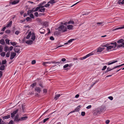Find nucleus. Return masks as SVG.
<instances>
[{
  "label": "nucleus",
  "instance_id": "obj_1",
  "mask_svg": "<svg viewBox=\"0 0 124 124\" xmlns=\"http://www.w3.org/2000/svg\"><path fill=\"white\" fill-rule=\"evenodd\" d=\"M58 30L62 32H64L67 31V28L66 27H65L64 25H61L58 28Z\"/></svg>",
  "mask_w": 124,
  "mask_h": 124
},
{
  "label": "nucleus",
  "instance_id": "obj_2",
  "mask_svg": "<svg viewBox=\"0 0 124 124\" xmlns=\"http://www.w3.org/2000/svg\"><path fill=\"white\" fill-rule=\"evenodd\" d=\"M93 54V52H91V53H90L87 55H86V56L82 57H81L80 58H79V59L80 60H82L83 59H85L86 58H87L90 56L92 55Z\"/></svg>",
  "mask_w": 124,
  "mask_h": 124
},
{
  "label": "nucleus",
  "instance_id": "obj_3",
  "mask_svg": "<svg viewBox=\"0 0 124 124\" xmlns=\"http://www.w3.org/2000/svg\"><path fill=\"white\" fill-rule=\"evenodd\" d=\"M18 47H20V46H16L14 48V50L15 52L19 53H20V48Z\"/></svg>",
  "mask_w": 124,
  "mask_h": 124
},
{
  "label": "nucleus",
  "instance_id": "obj_4",
  "mask_svg": "<svg viewBox=\"0 0 124 124\" xmlns=\"http://www.w3.org/2000/svg\"><path fill=\"white\" fill-rule=\"evenodd\" d=\"M105 110V107L104 106L102 107H101L98 110L97 112L99 113H100L104 111Z\"/></svg>",
  "mask_w": 124,
  "mask_h": 124
},
{
  "label": "nucleus",
  "instance_id": "obj_5",
  "mask_svg": "<svg viewBox=\"0 0 124 124\" xmlns=\"http://www.w3.org/2000/svg\"><path fill=\"white\" fill-rule=\"evenodd\" d=\"M18 111V109H17L16 110L14 111L12 113H11V117L13 118L15 116V115L16 114Z\"/></svg>",
  "mask_w": 124,
  "mask_h": 124
},
{
  "label": "nucleus",
  "instance_id": "obj_6",
  "mask_svg": "<svg viewBox=\"0 0 124 124\" xmlns=\"http://www.w3.org/2000/svg\"><path fill=\"white\" fill-rule=\"evenodd\" d=\"M16 53L15 52L11 53L10 57V59L11 60L13 59L16 56Z\"/></svg>",
  "mask_w": 124,
  "mask_h": 124
},
{
  "label": "nucleus",
  "instance_id": "obj_7",
  "mask_svg": "<svg viewBox=\"0 0 124 124\" xmlns=\"http://www.w3.org/2000/svg\"><path fill=\"white\" fill-rule=\"evenodd\" d=\"M18 117L19 115L17 114L15 117L14 121L18 122L19 121H20V118H18Z\"/></svg>",
  "mask_w": 124,
  "mask_h": 124
},
{
  "label": "nucleus",
  "instance_id": "obj_8",
  "mask_svg": "<svg viewBox=\"0 0 124 124\" xmlns=\"http://www.w3.org/2000/svg\"><path fill=\"white\" fill-rule=\"evenodd\" d=\"M118 62L116 60L115 61H113L112 62H111V61H110L108 62H107L106 63V65H110L112 64L113 63L116 62Z\"/></svg>",
  "mask_w": 124,
  "mask_h": 124
},
{
  "label": "nucleus",
  "instance_id": "obj_9",
  "mask_svg": "<svg viewBox=\"0 0 124 124\" xmlns=\"http://www.w3.org/2000/svg\"><path fill=\"white\" fill-rule=\"evenodd\" d=\"M35 90L38 93H39L41 91V89L39 87H36L35 88Z\"/></svg>",
  "mask_w": 124,
  "mask_h": 124
},
{
  "label": "nucleus",
  "instance_id": "obj_10",
  "mask_svg": "<svg viewBox=\"0 0 124 124\" xmlns=\"http://www.w3.org/2000/svg\"><path fill=\"white\" fill-rule=\"evenodd\" d=\"M28 117L27 116H24L20 118V121H23L27 120L28 118Z\"/></svg>",
  "mask_w": 124,
  "mask_h": 124
},
{
  "label": "nucleus",
  "instance_id": "obj_11",
  "mask_svg": "<svg viewBox=\"0 0 124 124\" xmlns=\"http://www.w3.org/2000/svg\"><path fill=\"white\" fill-rule=\"evenodd\" d=\"M36 38V36L35 34L34 33H32L31 34V39L33 41L35 40Z\"/></svg>",
  "mask_w": 124,
  "mask_h": 124
},
{
  "label": "nucleus",
  "instance_id": "obj_12",
  "mask_svg": "<svg viewBox=\"0 0 124 124\" xmlns=\"http://www.w3.org/2000/svg\"><path fill=\"white\" fill-rule=\"evenodd\" d=\"M39 31L41 34H44L45 32V30L43 28H41L39 30Z\"/></svg>",
  "mask_w": 124,
  "mask_h": 124
},
{
  "label": "nucleus",
  "instance_id": "obj_13",
  "mask_svg": "<svg viewBox=\"0 0 124 124\" xmlns=\"http://www.w3.org/2000/svg\"><path fill=\"white\" fill-rule=\"evenodd\" d=\"M26 43L29 45H31L33 43V41L32 40H30L27 41L26 42Z\"/></svg>",
  "mask_w": 124,
  "mask_h": 124
},
{
  "label": "nucleus",
  "instance_id": "obj_14",
  "mask_svg": "<svg viewBox=\"0 0 124 124\" xmlns=\"http://www.w3.org/2000/svg\"><path fill=\"white\" fill-rule=\"evenodd\" d=\"M62 95L61 94H57L55 95L54 99L55 100H57L59 97Z\"/></svg>",
  "mask_w": 124,
  "mask_h": 124
},
{
  "label": "nucleus",
  "instance_id": "obj_15",
  "mask_svg": "<svg viewBox=\"0 0 124 124\" xmlns=\"http://www.w3.org/2000/svg\"><path fill=\"white\" fill-rule=\"evenodd\" d=\"M113 48H114V47L113 46H107V50L108 51L109 50Z\"/></svg>",
  "mask_w": 124,
  "mask_h": 124
},
{
  "label": "nucleus",
  "instance_id": "obj_16",
  "mask_svg": "<svg viewBox=\"0 0 124 124\" xmlns=\"http://www.w3.org/2000/svg\"><path fill=\"white\" fill-rule=\"evenodd\" d=\"M81 106L79 105L75 109V111L76 112H77L79 110Z\"/></svg>",
  "mask_w": 124,
  "mask_h": 124
},
{
  "label": "nucleus",
  "instance_id": "obj_17",
  "mask_svg": "<svg viewBox=\"0 0 124 124\" xmlns=\"http://www.w3.org/2000/svg\"><path fill=\"white\" fill-rule=\"evenodd\" d=\"M10 115H8L7 116H3V119H8L10 117Z\"/></svg>",
  "mask_w": 124,
  "mask_h": 124
},
{
  "label": "nucleus",
  "instance_id": "obj_18",
  "mask_svg": "<svg viewBox=\"0 0 124 124\" xmlns=\"http://www.w3.org/2000/svg\"><path fill=\"white\" fill-rule=\"evenodd\" d=\"M12 21H10L8 23L6 26V27L8 28L10 26H11L12 24Z\"/></svg>",
  "mask_w": 124,
  "mask_h": 124
},
{
  "label": "nucleus",
  "instance_id": "obj_19",
  "mask_svg": "<svg viewBox=\"0 0 124 124\" xmlns=\"http://www.w3.org/2000/svg\"><path fill=\"white\" fill-rule=\"evenodd\" d=\"M0 43L2 45H4L5 44V42L4 40L3 39H1L0 40Z\"/></svg>",
  "mask_w": 124,
  "mask_h": 124
},
{
  "label": "nucleus",
  "instance_id": "obj_20",
  "mask_svg": "<svg viewBox=\"0 0 124 124\" xmlns=\"http://www.w3.org/2000/svg\"><path fill=\"white\" fill-rule=\"evenodd\" d=\"M124 41V40L123 39H121L118 40L117 42L118 43H123Z\"/></svg>",
  "mask_w": 124,
  "mask_h": 124
},
{
  "label": "nucleus",
  "instance_id": "obj_21",
  "mask_svg": "<svg viewBox=\"0 0 124 124\" xmlns=\"http://www.w3.org/2000/svg\"><path fill=\"white\" fill-rule=\"evenodd\" d=\"M34 8H33L32 10H29L27 11V14L28 15L29 13H30L34 12L33 9H34Z\"/></svg>",
  "mask_w": 124,
  "mask_h": 124
},
{
  "label": "nucleus",
  "instance_id": "obj_22",
  "mask_svg": "<svg viewBox=\"0 0 124 124\" xmlns=\"http://www.w3.org/2000/svg\"><path fill=\"white\" fill-rule=\"evenodd\" d=\"M73 26L71 25H69L67 26L68 29L69 30H71L73 28Z\"/></svg>",
  "mask_w": 124,
  "mask_h": 124
},
{
  "label": "nucleus",
  "instance_id": "obj_23",
  "mask_svg": "<svg viewBox=\"0 0 124 124\" xmlns=\"http://www.w3.org/2000/svg\"><path fill=\"white\" fill-rule=\"evenodd\" d=\"M123 28H124V25L122 26H121V27H118V28H116V29H115L113 30V31H115V30H118V29H123Z\"/></svg>",
  "mask_w": 124,
  "mask_h": 124
},
{
  "label": "nucleus",
  "instance_id": "obj_24",
  "mask_svg": "<svg viewBox=\"0 0 124 124\" xmlns=\"http://www.w3.org/2000/svg\"><path fill=\"white\" fill-rule=\"evenodd\" d=\"M109 45H114V48H115V47L117 46V43H116L115 42L114 43H111L109 44Z\"/></svg>",
  "mask_w": 124,
  "mask_h": 124
},
{
  "label": "nucleus",
  "instance_id": "obj_25",
  "mask_svg": "<svg viewBox=\"0 0 124 124\" xmlns=\"http://www.w3.org/2000/svg\"><path fill=\"white\" fill-rule=\"evenodd\" d=\"M19 2V0H16L12 2V4L13 5L15 4L18 3Z\"/></svg>",
  "mask_w": 124,
  "mask_h": 124
},
{
  "label": "nucleus",
  "instance_id": "obj_26",
  "mask_svg": "<svg viewBox=\"0 0 124 124\" xmlns=\"http://www.w3.org/2000/svg\"><path fill=\"white\" fill-rule=\"evenodd\" d=\"M5 68V66L4 65H2L0 67V70H4Z\"/></svg>",
  "mask_w": 124,
  "mask_h": 124
},
{
  "label": "nucleus",
  "instance_id": "obj_27",
  "mask_svg": "<svg viewBox=\"0 0 124 124\" xmlns=\"http://www.w3.org/2000/svg\"><path fill=\"white\" fill-rule=\"evenodd\" d=\"M31 32L30 31L29 32L28 34V35L27 37H26V38L27 39H29L31 35Z\"/></svg>",
  "mask_w": 124,
  "mask_h": 124
},
{
  "label": "nucleus",
  "instance_id": "obj_28",
  "mask_svg": "<svg viewBox=\"0 0 124 124\" xmlns=\"http://www.w3.org/2000/svg\"><path fill=\"white\" fill-rule=\"evenodd\" d=\"M49 3H50V4H52L55 3L56 2L54 0H50L49 2Z\"/></svg>",
  "mask_w": 124,
  "mask_h": 124
},
{
  "label": "nucleus",
  "instance_id": "obj_29",
  "mask_svg": "<svg viewBox=\"0 0 124 124\" xmlns=\"http://www.w3.org/2000/svg\"><path fill=\"white\" fill-rule=\"evenodd\" d=\"M37 85V83L35 82L32 84L31 85V87H32V88H34L35 86H36Z\"/></svg>",
  "mask_w": 124,
  "mask_h": 124
},
{
  "label": "nucleus",
  "instance_id": "obj_30",
  "mask_svg": "<svg viewBox=\"0 0 124 124\" xmlns=\"http://www.w3.org/2000/svg\"><path fill=\"white\" fill-rule=\"evenodd\" d=\"M4 49V50L7 52L8 50H9V49L8 47L7 46L5 47Z\"/></svg>",
  "mask_w": 124,
  "mask_h": 124
},
{
  "label": "nucleus",
  "instance_id": "obj_31",
  "mask_svg": "<svg viewBox=\"0 0 124 124\" xmlns=\"http://www.w3.org/2000/svg\"><path fill=\"white\" fill-rule=\"evenodd\" d=\"M26 20H27V22H28L29 21H31L32 20L29 17H27L26 18Z\"/></svg>",
  "mask_w": 124,
  "mask_h": 124
},
{
  "label": "nucleus",
  "instance_id": "obj_32",
  "mask_svg": "<svg viewBox=\"0 0 124 124\" xmlns=\"http://www.w3.org/2000/svg\"><path fill=\"white\" fill-rule=\"evenodd\" d=\"M51 63V62H44L43 63V65H45L46 66V65L48 64H50Z\"/></svg>",
  "mask_w": 124,
  "mask_h": 124
},
{
  "label": "nucleus",
  "instance_id": "obj_33",
  "mask_svg": "<svg viewBox=\"0 0 124 124\" xmlns=\"http://www.w3.org/2000/svg\"><path fill=\"white\" fill-rule=\"evenodd\" d=\"M10 43L13 46H15L17 44V43H16L15 42H10Z\"/></svg>",
  "mask_w": 124,
  "mask_h": 124
},
{
  "label": "nucleus",
  "instance_id": "obj_34",
  "mask_svg": "<svg viewBox=\"0 0 124 124\" xmlns=\"http://www.w3.org/2000/svg\"><path fill=\"white\" fill-rule=\"evenodd\" d=\"M6 53L5 52H2L0 54V55L1 56L4 57Z\"/></svg>",
  "mask_w": 124,
  "mask_h": 124
},
{
  "label": "nucleus",
  "instance_id": "obj_35",
  "mask_svg": "<svg viewBox=\"0 0 124 124\" xmlns=\"http://www.w3.org/2000/svg\"><path fill=\"white\" fill-rule=\"evenodd\" d=\"M74 22L73 21H72L71 20H70L69 22H68V24H74Z\"/></svg>",
  "mask_w": 124,
  "mask_h": 124
},
{
  "label": "nucleus",
  "instance_id": "obj_36",
  "mask_svg": "<svg viewBox=\"0 0 124 124\" xmlns=\"http://www.w3.org/2000/svg\"><path fill=\"white\" fill-rule=\"evenodd\" d=\"M102 51L101 47H100L97 50V52H101Z\"/></svg>",
  "mask_w": 124,
  "mask_h": 124
},
{
  "label": "nucleus",
  "instance_id": "obj_37",
  "mask_svg": "<svg viewBox=\"0 0 124 124\" xmlns=\"http://www.w3.org/2000/svg\"><path fill=\"white\" fill-rule=\"evenodd\" d=\"M10 54V52H8L6 54V56L7 57H8L9 56Z\"/></svg>",
  "mask_w": 124,
  "mask_h": 124
},
{
  "label": "nucleus",
  "instance_id": "obj_38",
  "mask_svg": "<svg viewBox=\"0 0 124 124\" xmlns=\"http://www.w3.org/2000/svg\"><path fill=\"white\" fill-rule=\"evenodd\" d=\"M122 64L120 65H117V66H116L115 67H113V69H115L116 68H118L119 67H120L121 66H122Z\"/></svg>",
  "mask_w": 124,
  "mask_h": 124
},
{
  "label": "nucleus",
  "instance_id": "obj_39",
  "mask_svg": "<svg viewBox=\"0 0 124 124\" xmlns=\"http://www.w3.org/2000/svg\"><path fill=\"white\" fill-rule=\"evenodd\" d=\"M7 62L6 60L5 59L4 60H2V64H4L6 63Z\"/></svg>",
  "mask_w": 124,
  "mask_h": 124
},
{
  "label": "nucleus",
  "instance_id": "obj_40",
  "mask_svg": "<svg viewBox=\"0 0 124 124\" xmlns=\"http://www.w3.org/2000/svg\"><path fill=\"white\" fill-rule=\"evenodd\" d=\"M121 47H123V45L122 44H120L117 46V48H119Z\"/></svg>",
  "mask_w": 124,
  "mask_h": 124
},
{
  "label": "nucleus",
  "instance_id": "obj_41",
  "mask_svg": "<svg viewBox=\"0 0 124 124\" xmlns=\"http://www.w3.org/2000/svg\"><path fill=\"white\" fill-rule=\"evenodd\" d=\"M5 41H6V43L8 44V45H9V44L10 43H9V40L8 39H6L5 40Z\"/></svg>",
  "mask_w": 124,
  "mask_h": 124
},
{
  "label": "nucleus",
  "instance_id": "obj_42",
  "mask_svg": "<svg viewBox=\"0 0 124 124\" xmlns=\"http://www.w3.org/2000/svg\"><path fill=\"white\" fill-rule=\"evenodd\" d=\"M114 69H113V68L112 69H110L109 67H108L107 68V70L108 71H111V70Z\"/></svg>",
  "mask_w": 124,
  "mask_h": 124
},
{
  "label": "nucleus",
  "instance_id": "obj_43",
  "mask_svg": "<svg viewBox=\"0 0 124 124\" xmlns=\"http://www.w3.org/2000/svg\"><path fill=\"white\" fill-rule=\"evenodd\" d=\"M39 85L40 86H41L42 88H44V86L43 85L42 83H40L39 84Z\"/></svg>",
  "mask_w": 124,
  "mask_h": 124
},
{
  "label": "nucleus",
  "instance_id": "obj_44",
  "mask_svg": "<svg viewBox=\"0 0 124 124\" xmlns=\"http://www.w3.org/2000/svg\"><path fill=\"white\" fill-rule=\"evenodd\" d=\"M46 3V2L45 1H43L42 3H41L39 5V6H41L44 5V4Z\"/></svg>",
  "mask_w": 124,
  "mask_h": 124
},
{
  "label": "nucleus",
  "instance_id": "obj_45",
  "mask_svg": "<svg viewBox=\"0 0 124 124\" xmlns=\"http://www.w3.org/2000/svg\"><path fill=\"white\" fill-rule=\"evenodd\" d=\"M30 17L31 18H34V17L33 16V15L32 14H31L30 15Z\"/></svg>",
  "mask_w": 124,
  "mask_h": 124
},
{
  "label": "nucleus",
  "instance_id": "obj_46",
  "mask_svg": "<svg viewBox=\"0 0 124 124\" xmlns=\"http://www.w3.org/2000/svg\"><path fill=\"white\" fill-rule=\"evenodd\" d=\"M5 32L7 33H10V31L9 30H7L5 31Z\"/></svg>",
  "mask_w": 124,
  "mask_h": 124
},
{
  "label": "nucleus",
  "instance_id": "obj_47",
  "mask_svg": "<svg viewBox=\"0 0 124 124\" xmlns=\"http://www.w3.org/2000/svg\"><path fill=\"white\" fill-rule=\"evenodd\" d=\"M54 34L55 35H59V33L57 31H55L54 32Z\"/></svg>",
  "mask_w": 124,
  "mask_h": 124
},
{
  "label": "nucleus",
  "instance_id": "obj_48",
  "mask_svg": "<svg viewBox=\"0 0 124 124\" xmlns=\"http://www.w3.org/2000/svg\"><path fill=\"white\" fill-rule=\"evenodd\" d=\"M68 66V64H67L64 65L63 66V68L65 69Z\"/></svg>",
  "mask_w": 124,
  "mask_h": 124
},
{
  "label": "nucleus",
  "instance_id": "obj_49",
  "mask_svg": "<svg viewBox=\"0 0 124 124\" xmlns=\"http://www.w3.org/2000/svg\"><path fill=\"white\" fill-rule=\"evenodd\" d=\"M74 40V39H71L70 40H68V42L69 43H70V42H71L73 40Z\"/></svg>",
  "mask_w": 124,
  "mask_h": 124
},
{
  "label": "nucleus",
  "instance_id": "obj_50",
  "mask_svg": "<svg viewBox=\"0 0 124 124\" xmlns=\"http://www.w3.org/2000/svg\"><path fill=\"white\" fill-rule=\"evenodd\" d=\"M85 112L83 111L81 113V115L82 116H84L85 115Z\"/></svg>",
  "mask_w": 124,
  "mask_h": 124
},
{
  "label": "nucleus",
  "instance_id": "obj_51",
  "mask_svg": "<svg viewBox=\"0 0 124 124\" xmlns=\"http://www.w3.org/2000/svg\"><path fill=\"white\" fill-rule=\"evenodd\" d=\"M36 61L35 60H33L32 61L31 64H34L36 63Z\"/></svg>",
  "mask_w": 124,
  "mask_h": 124
},
{
  "label": "nucleus",
  "instance_id": "obj_52",
  "mask_svg": "<svg viewBox=\"0 0 124 124\" xmlns=\"http://www.w3.org/2000/svg\"><path fill=\"white\" fill-rule=\"evenodd\" d=\"M34 15L36 16V17H38V12H36L34 13Z\"/></svg>",
  "mask_w": 124,
  "mask_h": 124
},
{
  "label": "nucleus",
  "instance_id": "obj_53",
  "mask_svg": "<svg viewBox=\"0 0 124 124\" xmlns=\"http://www.w3.org/2000/svg\"><path fill=\"white\" fill-rule=\"evenodd\" d=\"M92 106L91 105H89L87 106L86 108L87 109H89L91 108Z\"/></svg>",
  "mask_w": 124,
  "mask_h": 124
},
{
  "label": "nucleus",
  "instance_id": "obj_54",
  "mask_svg": "<svg viewBox=\"0 0 124 124\" xmlns=\"http://www.w3.org/2000/svg\"><path fill=\"white\" fill-rule=\"evenodd\" d=\"M49 118H45V119H44L43 120V122L44 123H45L47 120H48Z\"/></svg>",
  "mask_w": 124,
  "mask_h": 124
},
{
  "label": "nucleus",
  "instance_id": "obj_55",
  "mask_svg": "<svg viewBox=\"0 0 124 124\" xmlns=\"http://www.w3.org/2000/svg\"><path fill=\"white\" fill-rule=\"evenodd\" d=\"M3 75V72L2 71H0V78H1L2 76Z\"/></svg>",
  "mask_w": 124,
  "mask_h": 124
},
{
  "label": "nucleus",
  "instance_id": "obj_56",
  "mask_svg": "<svg viewBox=\"0 0 124 124\" xmlns=\"http://www.w3.org/2000/svg\"><path fill=\"white\" fill-rule=\"evenodd\" d=\"M3 48L2 47V46L0 45V52H1L2 51Z\"/></svg>",
  "mask_w": 124,
  "mask_h": 124
},
{
  "label": "nucleus",
  "instance_id": "obj_57",
  "mask_svg": "<svg viewBox=\"0 0 124 124\" xmlns=\"http://www.w3.org/2000/svg\"><path fill=\"white\" fill-rule=\"evenodd\" d=\"M109 45V44H105V45H102L101 46H103V47H107Z\"/></svg>",
  "mask_w": 124,
  "mask_h": 124
},
{
  "label": "nucleus",
  "instance_id": "obj_58",
  "mask_svg": "<svg viewBox=\"0 0 124 124\" xmlns=\"http://www.w3.org/2000/svg\"><path fill=\"white\" fill-rule=\"evenodd\" d=\"M107 66H104L103 67V68L102 69V70H105L107 68Z\"/></svg>",
  "mask_w": 124,
  "mask_h": 124
},
{
  "label": "nucleus",
  "instance_id": "obj_59",
  "mask_svg": "<svg viewBox=\"0 0 124 124\" xmlns=\"http://www.w3.org/2000/svg\"><path fill=\"white\" fill-rule=\"evenodd\" d=\"M14 122L12 120H11L9 123L8 124H13Z\"/></svg>",
  "mask_w": 124,
  "mask_h": 124
},
{
  "label": "nucleus",
  "instance_id": "obj_60",
  "mask_svg": "<svg viewBox=\"0 0 124 124\" xmlns=\"http://www.w3.org/2000/svg\"><path fill=\"white\" fill-rule=\"evenodd\" d=\"M108 98L111 100H112L113 99V97L111 96L109 97Z\"/></svg>",
  "mask_w": 124,
  "mask_h": 124
},
{
  "label": "nucleus",
  "instance_id": "obj_61",
  "mask_svg": "<svg viewBox=\"0 0 124 124\" xmlns=\"http://www.w3.org/2000/svg\"><path fill=\"white\" fill-rule=\"evenodd\" d=\"M66 61V59L65 58H62L61 59V62H64Z\"/></svg>",
  "mask_w": 124,
  "mask_h": 124
},
{
  "label": "nucleus",
  "instance_id": "obj_62",
  "mask_svg": "<svg viewBox=\"0 0 124 124\" xmlns=\"http://www.w3.org/2000/svg\"><path fill=\"white\" fill-rule=\"evenodd\" d=\"M45 8H43V9H41V12H44L45 11Z\"/></svg>",
  "mask_w": 124,
  "mask_h": 124
},
{
  "label": "nucleus",
  "instance_id": "obj_63",
  "mask_svg": "<svg viewBox=\"0 0 124 124\" xmlns=\"http://www.w3.org/2000/svg\"><path fill=\"white\" fill-rule=\"evenodd\" d=\"M50 40H54V38L52 36H51L50 37Z\"/></svg>",
  "mask_w": 124,
  "mask_h": 124
},
{
  "label": "nucleus",
  "instance_id": "obj_64",
  "mask_svg": "<svg viewBox=\"0 0 124 124\" xmlns=\"http://www.w3.org/2000/svg\"><path fill=\"white\" fill-rule=\"evenodd\" d=\"M13 47L12 46H11L9 47V50L10 51H11L12 50L13 48Z\"/></svg>",
  "mask_w": 124,
  "mask_h": 124
}]
</instances>
